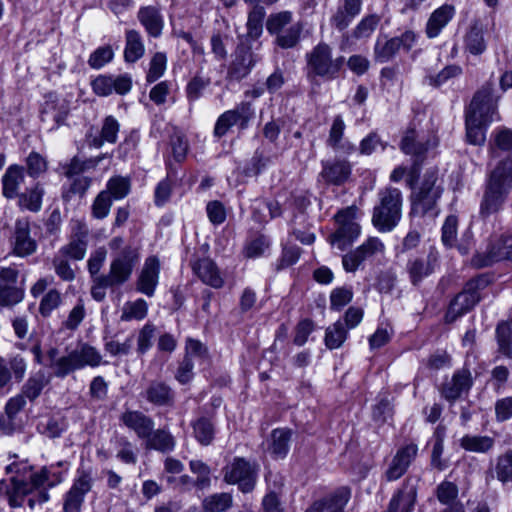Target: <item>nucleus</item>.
I'll list each match as a JSON object with an SVG mask.
<instances>
[{
	"mask_svg": "<svg viewBox=\"0 0 512 512\" xmlns=\"http://www.w3.org/2000/svg\"><path fill=\"white\" fill-rule=\"evenodd\" d=\"M139 262L137 249L126 246L113 258L108 274L93 278L91 296L94 300L102 302L106 297L107 288H116L126 283Z\"/></svg>",
	"mask_w": 512,
	"mask_h": 512,
	"instance_id": "obj_1",
	"label": "nucleus"
},
{
	"mask_svg": "<svg viewBox=\"0 0 512 512\" xmlns=\"http://www.w3.org/2000/svg\"><path fill=\"white\" fill-rule=\"evenodd\" d=\"M403 195L400 189L387 186L377 193L371 222L381 233L392 231L402 218Z\"/></svg>",
	"mask_w": 512,
	"mask_h": 512,
	"instance_id": "obj_2",
	"label": "nucleus"
},
{
	"mask_svg": "<svg viewBox=\"0 0 512 512\" xmlns=\"http://www.w3.org/2000/svg\"><path fill=\"white\" fill-rule=\"evenodd\" d=\"M438 175L434 170H428L419 186L411 194V211L413 216L435 217L438 214V200L443 189L437 184Z\"/></svg>",
	"mask_w": 512,
	"mask_h": 512,
	"instance_id": "obj_3",
	"label": "nucleus"
},
{
	"mask_svg": "<svg viewBox=\"0 0 512 512\" xmlns=\"http://www.w3.org/2000/svg\"><path fill=\"white\" fill-rule=\"evenodd\" d=\"M307 76L310 79L319 77L324 81L338 78L344 64V57L333 58L332 49L326 43H319L306 55Z\"/></svg>",
	"mask_w": 512,
	"mask_h": 512,
	"instance_id": "obj_4",
	"label": "nucleus"
},
{
	"mask_svg": "<svg viewBox=\"0 0 512 512\" xmlns=\"http://www.w3.org/2000/svg\"><path fill=\"white\" fill-rule=\"evenodd\" d=\"M436 145L437 142L435 139L418 132L414 127H409L404 132L399 147L404 154L411 156L412 159V165L409 171L410 186H412L413 182L418 178L421 166L427 158L428 151Z\"/></svg>",
	"mask_w": 512,
	"mask_h": 512,
	"instance_id": "obj_5",
	"label": "nucleus"
},
{
	"mask_svg": "<svg viewBox=\"0 0 512 512\" xmlns=\"http://www.w3.org/2000/svg\"><path fill=\"white\" fill-rule=\"evenodd\" d=\"M103 361L100 351L89 343L80 342L75 349L69 351L56 364L57 378H65L70 373L85 367H98L107 364Z\"/></svg>",
	"mask_w": 512,
	"mask_h": 512,
	"instance_id": "obj_6",
	"label": "nucleus"
},
{
	"mask_svg": "<svg viewBox=\"0 0 512 512\" xmlns=\"http://www.w3.org/2000/svg\"><path fill=\"white\" fill-rule=\"evenodd\" d=\"M489 281L486 276H477L469 280L463 290L450 302L445 314L447 323L456 321L459 317L469 312L479 301V292L487 287Z\"/></svg>",
	"mask_w": 512,
	"mask_h": 512,
	"instance_id": "obj_7",
	"label": "nucleus"
},
{
	"mask_svg": "<svg viewBox=\"0 0 512 512\" xmlns=\"http://www.w3.org/2000/svg\"><path fill=\"white\" fill-rule=\"evenodd\" d=\"M357 208L349 206L339 210L334 218L338 228L329 236V243L340 251H345L359 237L360 225L355 221Z\"/></svg>",
	"mask_w": 512,
	"mask_h": 512,
	"instance_id": "obj_8",
	"label": "nucleus"
},
{
	"mask_svg": "<svg viewBox=\"0 0 512 512\" xmlns=\"http://www.w3.org/2000/svg\"><path fill=\"white\" fill-rule=\"evenodd\" d=\"M223 480L227 484L237 485L242 493L254 490L258 469L257 465L243 457H235L222 469Z\"/></svg>",
	"mask_w": 512,
	"mask_h": 512,
	"instance_id": "obj_9",
	"label": "nucleus"
},
{
	"mask_svg": "<svg viewBox=\"0 0 512 512\" xmlns=\"http://www.w3.org/2000/svg\"><path fill=\"white\" fill-rule=\"evenodd\" d=\"M494 85L488 81L479 88L466 111V115L479 121L490 124L499 119L497 112V98L493 95Z\"/></svg>",
	"mask_w": 512,
	"mask_h": 512,
	"instance_id": "obj_10",
	"label": "nucleus"
},
{
	"mask_svg": "<svg viewBox=\"0 0 512 512\" xmlns=\"http://www.w3.org/2000/svg\"><path fill=\"white\" fill-rule=\"evenodd\" d=\"M385 245L378 237H368L356 249L342 256L343 269L348 273L356 272L365 262H372L383 256Z\"/></svg>",
	"mask_w": 512,
	"mask_h": 512,
	"instance_id": "obj_11",
	"label": "nucleus"
},
{
	"mask_svg": "<svg viewBox=\"0 0 512 512\" xmlns=\"http://www.w3.org/2000/svg\"><path fill=\"white\" fill-rule=\"evenodd\" d=\"M89 242V228L83 220L71 221V234L67 244L58 253L74 261L84 259Z\"/></svg>",
	"mask_w": 512,
	"mask_h": 512,
	"instance_id": "obj_12",
	"label": "nucleus"
},
{
	"mask_svg": "<svg viewBox=\"0 0 512 512\" xmlns=\"http://www.w3.org/2000/svg\"><path fill=\"white\" fill-rule=\"evenodd\" d=\"M232 57L233 59L227 70V78L234 81L246 78L259 61L252 48L245 43L237 45Z\"/></svg>",
	"mask_w": 512,
	"mask_h": 512,
	"instance_id": "obj_13",
	"label": "nucleus"
},
{
	"mask_svg": "<svg viewBox=\"0 0 512 512\" xmlns=\"http://www.w3.org/2000/svg\"><path fill=\"white\" fill-rule=\"evenodd\" d=\"M70 490L64 500V512H81L85 495L91 490L93 477L91 472L79 469Z\"/></svg>",
	"mask_w": 512,
	"mask_h": 512,
	"instance_id": "obj_14",
	"label": "nucleus"
},
{
	"mask_svg": "<svg viewBox=\"0 0 512 512\" xmlns=\"http://www.w3.org/2000/svg\"><path fill=\"white\" fill-rule=\"evenodd\" d=\"M419 479L415 476L405 478L402 486L390 499L386 512H412L417 498Z\"/></svg>",
	"mask_w": 512,
	"mask_h": 512,
	"instance_id": "obj_15",
	"label": "nucleus"
},
{
	"mask_svg": "<svg viewBox=\"0 0 512 512\" xmlns=\"http://www.w3.org/2000/svg\"><path fill=\"white\" fill-rule=\"evenodd\" d=\"M18 270L0 266V306H12L22 301L24 292L17 287Z\"/></svg>",
	"mask_w": 512,
	"mask_h": 512,
	"instance_id": "obj_16",
	"label": "nucleus"
},
{
	"mask_svg": "<svg viewBox=\"0 0 512 512\" xmlns=\"http://www.w3.org/2000/svg\"><path fill=\"white\" fill-rule=\"evenodd\" d=\"M418 454V446L415 443H409L397 450L393 456L384 478L388 482L400 479L408 470Z\"/></svg>",
	"mask_w": 512,
	"mask_h": 512,
	"instance_id": "obj_17",
	"label": "nucleus"
},
{
	"mask_svg": "<svg viewBox=\"0 0 512 512\" xmlns=\"http://www.w3.org/2000/svg\"><path fill=\"white\" fill-rule=\"evenodd\" d=\"M69 113V104L50 93L46 96L40 117L43 123L51 124L50 130H55L66 124Z\"/></svg>",
	"mask_w": 512,
	"mask_h": 512,
	"instance_id": "obj_18",
	"label": "nucleus"
},
{
	"mask_svg": "<svg viewBox=\"0 0 512 512\" xmlns=\"http://www.w3.org/2000/svg\"><path fill=\"white\" fill-rule=\"evenodd\" d=\"M11 245L13 254L19 257H27L36 252L37 242L31 237L28 219L16 220Z\"/></svg>",
	"mask_w": 512,
	"mask_h": 512,
	"instance_id": "obj_19",
	"label": "nucleus"
},
{
	"mask_svg": "<svg viewBox=\"0 0 512 512\" xmlns=\"http://www.w3.org/2000/svg\"><path fill=\"white\" fill-rule=\"evenodd\" d=\"M472 385L471 372L467 368H462L455 371L452 378L442 384L440 393L447 401L455 402L463 393H467Z\"/></svg>",
	"mask_w": 512,
	"mask_h": 512,
	"instance_id": "obj_20",
	"label": "nucleus"
},
{
	"mask_svg": "<svg viewBox=\"0 0 512 512\" xmlns=\"http://www.w3.org/2000/svg\"><path fill=\"white\" fill-rule=\"evenodd\" d=\"M437 266V256L429 253L425 257L412 256L406 263V271L409 280L413 286H419L420 283L434 273Z\"/></svg>",
	"mask_w": 512,
	"mask_h": 512,
	"instance_id": "obj_21",
	"label": "nucleus"
},
{
	"mask_svg": "<svg viewBox=\"0 0 512 512\" xmlns=\"http://www.w3.org/2000/svg\"><path fill=\"white\" fill-rule=\"evenodd\" d=\"M352 173V166L344 159L322 161V170L319 176L328 185L341 186L345 184Z\"/></svg>",
	"mask_w": 512,
	"mask_h": 512,
	"instance_id": "obj_22",
	"label": "nucleus"
},
{
	"mask_svg": "<svg viewBox=\"0 0 512 512\" xmlns=\"http://www.w3.org/2000/svg\"><path fill=\"white\" fill-rule=\"evenodd\" d=\"M143 398L157 407H172L175 404V391L163 380H152L142 392Z\"/></svg>",
	"mask_w": 512,
	"mask_h": 512,
	"instance_id": "obj_23",
	"label": "nucleus"
},
{
	"mask_svg": "<svg viewBox=\"0 0 512 512\" xmlns=\"http://www.w3.org/2000/svg\"><path fill=\"white\" fill-rule=\"evenodd\" d=\"M121 423L133 431L140 440H145L155 427L152 417L139 410H126L120 416Z\"/></svg>",
	"mask_w": 512,
	"mask_h": 512,
	"instance_id": "obj_24",
	"label": "nucleus"
},
{
	"mask_svg": "<svg viewBox=\"0 0 512 512\" xmlns=\"http://www.w3.org/2000/svg\"><path fill=\"white\" fill-rule=\"evenodd\" d=\"M137 19L150 37L159 38L162 35L164 17L158 5L140 7L137 12Z\"/></svg>",
	"mask_w": 512,
	"mask_h": 512,
	"instance_id": "obj_25",
	"label": "nucleus"
},
{
	"mask_svg": "<svg viewBox=\"0 0 512 512\" xmlns=\"http://www.w3.org/2000/svg\"><path fill=\"white\" fill-rule=\"evenodd\" d=\"M159 273L160 263L157 257H148L145 260L144 266L136 283L137 291L148 297H152L158 285Z\"/></svg>",
	"mask_w": 512,
	"mask_h": 512,
	"instance_id": "obj_26",
	"label": "nucleus"
},
{
	"mask_svg": "<svg viewBox=\"0 0 512 512\" xmlns=\"http://www.w3.org/2000/svg\"><path fill=\"white\" fill-rule=\"evenodd\" d=\"M510 192L485 182V189L480 203V215L487 218L499 212Z\"/></svg>",
	"mask_w": 512,
	"mask_h": 512,
	"instance_id": "obj_27",
	"label": "nucleus"
},
{
	"mask_svg": "<svg viewBox=\"0 0 512 512\" xmlns=\"http://www.w3.org/2000/svg\"><path fill=\"white\" fill-rule=\"evenodd\" d=\"M363 0H339L337 10L332 15L331 25L338 31L345 30L360 14Z\"/></svg>",
	"mask_w": 512,
	"mask_h": 512,
	"instance_id": "obj_28",
	"label": "nucleus"
},
{
	"mask_svg": "<svg viewBox=\"0 0 512 512\" xmlns=\"http://www.w3.org/2000/svg\"><path fill=\"white\" fill-rule=\"evenodd\" d=\"M193 272L206 285L219 289L224 285V279L215 264L210 258L197 259L191 262Z\"/></svg>",
	"mask_w": 512,
	"mask_h": 512,
	"instance_id": "obj_29",
	"label": "nucleus"
},
{
	"mask_svg": "<svg viewBox=\"0 0 512 512\" xmlns=\"http://www.w3.org/2000/svg\"><path fill=\"white\" fill-rule=\"evenodd\" d=\"M486 182L508 192L512 189V154L500 158L488 172Z\"/></svg>",
	"mask_w": 512,
	"mask_h": 512,
	"instance_id": "obj_30",
	"label": "nucleus"
},
{
	"mask_svg": "<svg viewBox=\"0 0 512 512\" xmlns=\"http://www.w3.org/2000/svg\"><path fill=\"white\" fill-rule=\"evenodd\" d=\"M25 182V167L12 164L8 166L1 178L2 194L6 199H16Z\"/></svg>",
	"mask_w": 512,
	"mask_h": 512,
	"instance_id": "obj_31",
	"label": "nucleus"
},
{
	"mask_svg": "<svg viewBox=\"0 0 512 512\" xmlns=\"http://www.w3.org/2000/svg\"><path fill=\"white\" fill-rule=\"evenodd\" d=\"M44 195V185L41 182H35L30 188L18 194L17 205L22 211L37 213L42 209Z\"/></svg>",
	"mask_w": 512,
	"mask_h": 512,
	"instance_id": "obj_32",
	"label": "nucleus"
},
{
	"mask_svg": "<svg viewBox=\"0 0 512 512\" xmlns=\"http://www.w3.org/2000/svg\"><path fill=\"white\" fill-rule=\"evenodd\" d=\"M455 15V8L452 5L444 4L437 8L430 15L425 32L428 38L437 37Z\"/></svg>",
	"mask_w": 512,
	"mask_h": 512,
	"instance_id": "obj_33",
	"label": "nucleus"
},
{
	"mask_svg": "<svg viewBox=\"0 0 512 512\" xmlns=\"http://www.w3.org/2000/svg\"><path fill=\"white\" fill-rule=\"evenodd\" d=\"M508 240L509 236L507 235L491 237L483 254V258L479 262H476V264L484 267L490 266L495 262L506 260L508 255L506 254L508 251Z\"/></svg>",
	"mask_w": 512,
	"mask_h": 512,
	"instance_id": "obj_34",
	"label": "nucleus"
},
{
	"mask_svg": "<svg viewBox=\"0 0 512 512\" xmlns=\"http://www.w3.org/2000/svg\"><path fill=\"white\" fill-rule=\"evenodd\" d=\"M351 496L350 489L341 487L327 497L313 502L305 512H325V510L333 511L336 508H344Z\"/></svg>",
	"mask_w": 512,
	"mask_h": 512,
	"instance_id": "obj_35",
	"label": "nucleus"
},
{
	"mask_svg": "<svg viewBox=\"0 0 512 512\" xmlns=\"http://www.w3.org/2000/svg\"><path fill=\"white\" fill-rule=\"evenodd\" d=\"M292 431L288 428L272 430L268 440L267 451L274 459H284L290 449Z\"/></svg>",
	"mask_w": 512,
	"mask_h": 512,
	"instance_id": "obj_36",
	"label": "nucleus"
},
{
	"mask_svg": "<svg viewBox=\"0 0 512 512\" xmlns=\"http://www.w3.org/2000/svg\"><path fill=\"white\" fill-rule=\"evenodd\" d=\"M489 152L492 158H501L503 153L512 154V130L506 127L496 128L489 142Z\"/></svg>",
	"mask_w": 512,
	"mask_h": 512,
	"instance_id": "obj_37",
	"label": "nucleus"
},
{
	"mask_svg": "<svg viewBox=\"0 0 512 512\" xmlns=\"http://www.w3.org/2000/svg\"><path fill=\"white\" fill-rule=\"evenodd\" d=\"M144 441L147 450H155L163 454L172 452L176 446L174 436L166 429H153Z\"/></svg>",
	"mask_w": 512,
	"mask_h": 512,
	"instance_id": "obj_38",
	"label": "nucleus"
},
{
	"mask_svg": "<svg viewBox=\"0 0 512 512\" xmlns=\"http://www.w3.org/2000/svg\"><path fill=\"white\" fill-rule=\"evenodd\" d=\"M145 46L142 35L135 29H129L125 32L124 59L128 63H135L143 57Z\"/></svg>",
	"mask_w": 512,
	"mask_h": 512,
	"instance_id": "obj_39",
	"label": "nucleus"
},
{
	"mask_svg": "<svg viewBox=\"0 0 512 512\" xmlns=\"http://www.w3.org/2000/svg\"><path fill=\"white\" fill-rule=\"evenodd\" d=\"M50 380L43 371L30 374L21 387L20 393L30 402H34L43 392Z\"/></svg>",
	"mask_w": 512,
	"mask_h": 512,
	"instance_id": "obj_40",
	"label": "nucleus"
},
{
	"mask_svg": "<svg viewBox=\"0 0 512 512\" xmlns=\"http://www.w3.org/2000/svg\"><path fill=\"white\" fill-rule=\"evenodd\" d=\"M271 240L268 236L254 232L249 235L244 246V255L247 258H259L269 251Z\"/></svg>",
	"mask_w": 512,
	"mask_h": 512,
	"instance_id": "obj_41",
	"label": "nucleus"
},
{
	"mask_svg": "<svg viewBox=\"0 0 512 512\" xmlns=\"http://www.w3.org/2000/svg\"><path fill=\"white\" fill-rule=\"evenodd\" d=\"M195 439L202 445H210L215 438V425L210 417L201 416L191 423Z\"/></svg>",
	"mask_w": 512,
	"mask_h": 512,
	"instance_id": "obj_42",
	"label": "nucleus"
},
{
	"mask_svg": "<svg viewBox=\"0 0 512 512\" xmlns=\"http://www.w3.org/2000/svg\"><path fill=\"white\" fill-rule=\"evenodd\" d=\"M233 506V496L228 492L213 493L201 503L203 512H225Z\"/></svg>",
	"mask_w": 512,
	"mask_h": 512,
	"instance_id": "obj_43",
	"label": "nucleus"
},
{
	"mask_svg": "<svg viewBox=\"0 0 512 512\" xmlns=\"http://www.w3.org/2000/svg\"><path fill=\"white\" fill-rule=\"evenodd\" d=\"M240 131L246 130L254 120L256 112L251 101H241L233 109L228 110Z\"/></svg>",
	"mask_w": 512,
	"mask_h": 512,
	"instance_id": "obj_44",
	"label": "nucleus"
},
{
	"mask_svg": "<svg viewBox=\"0 0 512 512\" xmlns=\"http://www.w3.org/2000/svg\"><path fill=\"white\" fill-rule=\"evenodd\" d=\"M494 439L489 436L465 435L460 440V446L469 452L486 453L494 446Z\"/></svg>",
	"mask_w": 512,
	"mask_h": 512,
	"instance_id": "obj_45",
	"label": "nucleus"
},
{
	"mask_svg": "<svg viewBox=\"0 0 512 512\" xmlns=\"http://www.w3.org/2000/svg\"><path fill=\"white\" fill-rule=\"evenodd\" d=\"M247 18V35L252 39H257L263 32V21L266 11L261 5H251Z\"/></svg>",
	"mask_w": 512,
	"mask_h": 512,
	"instance_id": "obj_46",
	"label": "nucleus"
},
{
	"mask_svg": "<svg viewBox=\"0 0 512 512\" xmlns=\"http://www.w3.org/2000/svg\"><path fill=\"white\" fill-rule=\"evenodd\" d=\"M293 14L290 11H280L269 15L266 21V29L271 35L278 37L290 25H292Z\"/></svg>",
	"mask_w": 512,
	"mask_h": 512,
	"instance_id": "obj_47",
	"label": "nucleus"
},
{
	"mask_svg": "<svg viewBox=\"0 0 512 512\" xmlns=\"http://www.w3.org/2000/svg\"><path fill=\"white\" fill-rule=\"evenodd\" d=\"M399 49V41L395 37L384 41L378 38L374 47L375 60L380 63H386L397 54Z\"/></svg>",
	"mask_w": 512,
	"mask_h": 512,
	"instance_id": "obj_48",
	"label": "nucleus"
},
{
	"mask_svg": "<svg viewBox=\"0 0 512 512\" xmlns=\"http://www.w3.org/2000/svg\"><path fill=\"white\" fill-rule=\"evenodd\" d=\"M498 350L505 357L512 359V327L511 323L500 322L495 330Z\"/></svg>",
	"mask_w": 512,
	"mask_h": 512,
	"instance_id": "obj_49",
	"label": "nucleus"
},
{
	"mask_svg": "<svg viewBox=\"0 0 512 512\" xmlns=\"http://www.w3.org/2000/svg\"><path fill=\"white\" fill-rule=\"evenodd\" d=\"M131 190L130 180L122 176L111 177L106 184V192L112 200H121L125 198Z\"/></svg>",
	"mask_w": 512,
	"mask_h": 512,
	"instance_id": "obj_50",
	"label": "nucleus"
},
{
	"mask_svg": "<svg viewBox=\"0 0 512 512\" xmlns=\"http://www.w3.org/2000/svg\"><path fill=\"white\" fill-rule=\"evenodd\" d=\"M466 138L472 145H483L486 139L485 127L488 123L465 116Z\"/></svg>",
	"mask_w": 512,
	"mask_h": 512,
	"instance_id": "obj_51",
	"label": "nucleus"
},
{
	"mask_svg": "<svg viewBox=\"0 0 512 512\" xmlns=\"http://www.w3.org/2000/svg\"><path fill=\"white\" fill-rule=\"evenodd\" d=\"M67 424L63 417H48L40 421L37 430L48 438H57L66 430Z\"/></svg>",
	"mask_w": 512,
	"mask_h": 512,
	"instance_id": "obj_52",
	"label": "nucleus"
},
{
	"mask_svg": "<svg viewBox=\"0 0 512 512\" xmlns=\"http://www.w3.org/2000/svg\"><path fill=\"white\" fill-rule=\"evenodd\" d=\"M348 332L341 320L329 326L325 331V345L333 350L342 346L347 338Z\"/></svg>",
	"mask_w": 512,
	"mask_h": 512,
	"instance_id": "obj_53",
	"label": "nucleus"
},
{
	"mask_svg": "<svg viewBox=\"0 0 512 512\" xmlns=\"http://www.w3.org/2000/svg\"><path fill=\"white\" fill-rule=\"evenodd\" d=\"M147 313V302L142 298H138L135 301H129L124 304L120 319L122 321L142 320L147 316Z\"/></svg>",
	"mask_w": 512,
	"mask_h": 512,
	"instance_id": "obj_54",
	"label": "nucleus"
},
{
	"mask_svg": "<svg viewBox=\"0 0 512 512\" xmlns=\"http://www.w3.org/2000/svg\"><path fill=\"white\" fill-rule=\"evenodd\" d=\"M465 49L473 55H480L486 50L483 31L477 25L472 26L466 34Z\"/></svg>",
	"mask_w": 512,
	"mask_h": 512,
	"instance_id": "obj_55",
	"label": "nucleus"
},
{
	"mask_svg": "<svg viewBox=\"0 0 512 512\" xmlns=\"http://www.w3.org/2000/svg\"><path fill=\"white\" fill-rule=\"evenodd\" d=\"M302 30L303 26L301 23H294L275 38V43L283 49L294 48L300 41Z\"/></svg>",
	"mask_w": 512,
	"mask_h": 512,
	"instance_id": "obj_56",
	"label": "nucleus"
},
{
	"mask_svg": "<svg viewBox=\"0 0 512 512\" xmlns=\"http://www.w3.org/2000/svg\"><path fill=\"white\" fill-rule=\"evenodd\" d=\"M62 304V294L56 288L50 289L41 298L38 311L44 318L50 317L52 312Z\"/></svg>",
	"mask_w": 512,
	"mask_h": 512,
	"instance_id": "obj_57",
	"label": "nucleus"
},
{
	"mask_svg": "<svg viewBox=\"0 0 512 512\" xmlns=\"http://www.w3.org/2000/svg\"><path fill=\"white\" fill-rule=\"evenodd\" d=\"M189 468L192 473L197 475L198 490L203 491L211 487V469L206 463L201 460H191Z\"/></svg>",
	"mask_w": 512,
	"mask_h": 512,
	"instance_id": "obj_58",
	"label": "nucleus"
},
{
	"mask_svg": "<svg viewBox=\"0 0 512 512\" xmlns=\"http://www.w3.org/2000/svg\"><path fill=\"white\" fill-rule=\"evenodd\" d=\"M25 163V171L27 172L28 176H30L33 179L39 178L42 174H44L47 171L48 168L46 159L41 154L35 151L29 153L25 160Z\"/></svg>",
	"mask_w": 512,
	"mask_h": 512,
	"instance_id": "obj_59",
	"label": "nucleus"
},
{
	"mask_svg": "<svg viewBox=\"0 0 512 512\" xmlns=\"http://www.w3.org/2000/svg\"><path fill=\"white\" fill-rule=\"evenodd\" d=\"M380 20L381 18L377 14H370L365 16L353 29L352 36L355 39L370 37L380 23Z\"/></svg>",
	"mask_w": 512,
	"mask_h": 512,
	"instance_id": "obj_60",
	"label": "nucleus"
},
{
	"mask_svg": "<svg viewBox=\"0 0 512 512\" xmlns=\"http://www.w3.org/2000/svg\"><path fill=\"white\" fill-rule=\"evenodd\" d=\"M156 327L154 324L146 323L137 334V354L142 356L146 354L153 345Z\"/></svg>",
	"mask_w": 512,
	"mask_h": 512,
	"instance_id": "obj_61",
	"label": "nucleus"
},
{
	"mask_svg": "<svg viewBox=\"0 0 512 512\" xmlns=\"http://www.w3.org/2000/svg\"><path fill=\"white\" fill-rule=\"evenodd\" d=\"M462 73L463 70L459 65L452 64L447 65L439 73L436 75H430L426 79L429 85L433 87H440L449 80L459 77Z\"/></svg>",
	"mask_w": 512,
	"mask_h": 512,
	"instance_id": "obj_62",
	"label": "nucleus"
},
{
	"mask_svg": "<svg viewBox=\"0 0 512 512\" xmlns=\"http://www.w3.org/2000/svg\"><path fill=\"white\" fill-rule=\"evenodd\" d=\"M113 200L103 190L95 197L91 205V215L93 218L102 220L106 218L112 207Z\"/></svg>",
	"mask_w": 512,
	"mask_h": 512,
	"instance_id": "obj_63",
	"label": "nucleus"
},
{
	"mask_svg": "<svg viewBox=\"0 0 512 512\" xmlns=\"http://www.w3.org/2000/svg\"><path fill=\"white\" fill-rule=\"evenodd\" d=\"M495 472L499 481L503 483L512 481V450H508L497 458Z\"/></svg>",
	"mask_w": 512,
	"mask_h": 512,
	"instance_id": "obj_64",
	"label": "nucleus"
}]
</instances>
